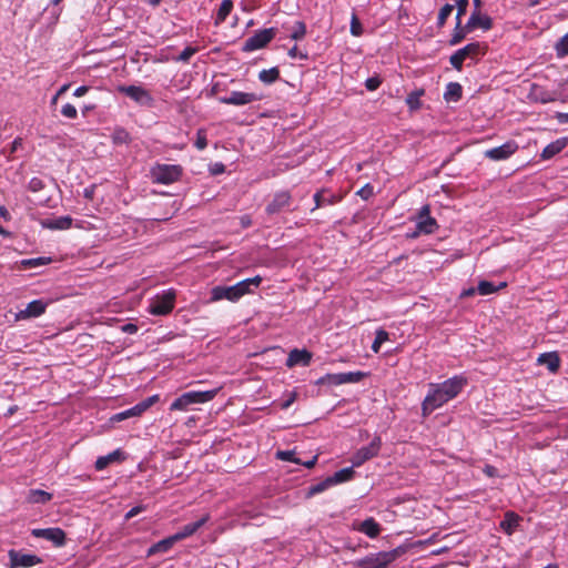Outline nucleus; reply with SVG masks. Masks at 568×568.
Here are the masks:
<instances>
[{
    "instance_id": "nucleus-7",
    "label": "nucleus",
    "mask_w": 568,
    "mask_h": 568,
    "mask_svg": "<svg viewBox=\"0 0 568 568\" xmlns=\"http://www.w3.org/2000/svg\"><path fill=\"white\" fill-rule=\"evenodd\" d=\"M175 293L173 291L163 292L156 295L149 305V312L153 315H168L174 307Z\"/></svg>"
},
{
    "instance_id": "nucleus-20",
    "label": "nucleus",
    "mask_w": 568,
    "mask_h": 568,
    "mask_svg": "<svg viewBox=\"0 0 568 568\" xmlns=\"http://www.w3.org/2000/svg\"><path fill=\"white\" fill-rule=\"evenodd\" d=\"M312 359V353L306 349L294 348L290 352L286 359L287 367H294L296 365L308 366Z\"/></svg>"
},
{
    "instance_id": "nucleus-37",
    "label": "nucleus",
    "mask_w": 568,
    "mask_h": 568,
    "mask_svg": "<svg viewBox=\"0 0 568 568\" xmlns=\"http://www.w3.org/2000/svg\"><path fill=\"white\" fill-rule=\"evenodd\" d=\"M233 9V2L232 0H223L220 4V8L216 13L215 23L220 24L225 21L227 16L231 13Z\"/></svg>"
},
{
    "instance_id": "nucleus-52",
    "label": "nucleus",
    "mask_w": 568,
    "mask_h": 568,
    "mask_svg": "<svg viewBox=\"0 0 568 568\" xmlns=\"http://www.w3.org/2000/svg\"><path fill=\"white\" fill-rule=\"evenodd\" d=\"M457 14L456 20L462 21V17L466 14L468 0H456Z\"/></svg>"
},
{
    "instance_id": "nucleus-45",
    "label": "nucleus",
    "mask_w": 568,
    "mask_h": 568,
    "mask_svg": "<svg viewBox=\"0 0 568 568\" xmlns=\"http://www.w3.org/2000/svg\"><path fill=\"white\" fill-rule=\"evenodd\" d=\"M339 373L326 374L316 381V385H339Z\"/></svg>"
},
{
    "instance_id": "nucleus-17",
    "label": "nucleus",
    "mask_w": 568,
    "mask_h": 568,
    "mask_svg": "<svg viewBox=\"0 0 568 568\" xmlns=\"http://www.w3.org/2000/svg\"><path fill=\"white\" fill-rule=\"evenodd\" d=\"M47 303L42 300H34L30 302L24 310H21L17 314L18 320H28L32 317H38L45 312Z\"/></svg>"
},
{
    "instance_id": "nucleus-38",
    "label": "nucleus",
    "mask_w": 568,
    "mask_h": 568,
    "mask_svg": "<svg viewBox=\"0 0 568 568\" xmlns=\"http://www.w3.org/2000/svg\"><path fill=\"white\" fill-rule=\"evenodd\" d=\"M507 284L505 282L500 283L498 286L494 285V283L488 281H480L477 286V291L480 295H489L498 290L505 287Z\"/></svg>"
},
{
    "instance_id": "nucleus-24",
    "label": "nucleus",
    "mask_w": 568,
    "mask_h": 568,
    "mask_svg": "<svg viewBox=\"0 0 568 568\" xmlns=\"http://www.w3.org/2000/svg\"><path fill=\"white\" fill-rule=\"evenodd\" d=\"M124 459V453L120 449H116L105 456H100L95 462V469L102 470L106 468L110 464L114 462H121Z\"/></svg>"
},
{
    "instance_id": "nucleus-64",
    "label": "nucleus",
    "mask_w": 568,
    "mask_h": 568,
    "mask_svg": "<svg viewBox=\"0 0 568 568\" xmlns=\"http://www.w3.org/2000/svg\"><path fill=\"white\" fill-rule=\"evenodd\" d=\"M484 473L489 477H494L497 474V469L491 465H486L484 468Z\"/></svg>"
},
{
    "instance_id": "nucleus-31",
    "label": "nucleus",
    "mask_w": 568,
    "mask_h": 568,
    "mask_svg": "<svg viewBox=\"0 0 568 568\" xmlns=\"http://www.w3.org/2000/svg\"><path fill=\"white\" fill-rule=\"evenodd\" d=\"M354 475H355V470H354V467L352 466V467L343 468V469L334 473V475H332L329 477L332 479L333 485H337V484H342V483L353 479Z\"/></svg>"
},
{
    "instance_id": "nucleus-27",
    "label": "nucleus",
    "mask_w": 568,
    "mask_h": 568,
    "mask_svg": "<svg viewBox=\"0 0 568 568\" xmlns=\"http://www.w3.org/2000/svg\"><path fill=\"white\" fill-rule=\"evenodd\" d=\"M325 193H326L325 191H318L314 194L315 206L312 211L320 209L322 206H325V205L335 204L339 201L338 196H336L334 194L326 195Z\"/></svg>"
},
{
    "instance_id": "nucleus-44",
    "label": "nucleus",
    "mask_w": 568,
    "mask_h": 568,
    "mask_svg": "<svg viewBox=\"0 0 568 568\" xmlns=\"http://www.w3.org/2000/svg\"><path fill=\"white\" fill-rule=\"evenodd\" d=\"M454 10V6L446 3L439 10L438 18H437V24L438 27H443L447 20V18L452 14Z\"/></svg>"
},
{
    "instance_id": "nucleus-60",
    "label": "nucleus",
    "mask_w": 568,
    "mask_h": 568,
    "mask_svg": "<svg viewBox=\"0 0 568 568\" xmlns=\"http://www.w3.org/2000/svg\"><path fill=\"white\" fill-rule=\"evenodd\" d=\"M145 509L144 506H135L133 508H131L126 514H125V519L129 520L131 518H133L134 516H136L138 514L142 513L143 510Z\"/></svg>"
},
{
    "instance_id": "nucleus-49",
    "label": "nucleus",
    "mask_w": 568,
    "mask_h": 568,
    "mask_svg": "<svg viewBox=\"0 0 568 568\" xmlns=\"http://www.w3.org/2000/svg\"><path fill=\"white\" fill-rule=\"evenodd\" d=\"M197 49L193 47H186L175 59L179 62H189V60L196 53Z\"/></svg>"
},
{
    "instance_id": "nucleus-29",
    "label": "nucleus",
    "mask_w": 568,
    "mask_h": 568,
    "mask_svg": "<svg viewBox=\"0 0 568 568\" xmlns=\"http://www.w3.org/2000/svg\"><path fill=\"white\" fill-rule=\"evenodd\" d=\"M539 364H544L550 372H557L560 366V359L556 353H544L538 358Z\"/></svg>"
},
{
    "instance_id": "nucleus-16",
    "label": "nucleus",
    "mask_w": 568,
    "mask_h": 568,
    "mask_svg": "<svg viewBox=\"0 0 568 568\" xmlns=\"http://www.w3.org/2000/svg\"><path fill=\"white\" fill-rule=\"evenodd\" d=\"M518 150L515 141H508L503 145L485 151V156L493 161H503L511 156Z\"/></svg>"
},
{
    "instance_id": "nucleus-32",
    "label": "nucleus",
    "mask_w": 568,
    "mask_h": 568,
    "mask_svg": "<svg viewBox=\"0 0 568 568\" xmlns=\"http://www.w3.org/2000/svg\"><path fill=\"white\" fill-rule=\"evenodd\" d=\"M142 414H143V410H142L140 404L138 403L135 406L113 415L111 417V420L112 422H122V420L131 418V417L141 416Z\"/></svg>"
},
{
    "instance_id": "nucleus-8",
    "label": "nucleus",
    "mask_w": 568,
    "mask_h": 568,
    "mask_svg": "<svg viewBox=\"0 0 568 568\" xmlns=\"http://www.w3.org/2000/svg\"><path fill=\"white\" fill-rule=\"evenodd\" d=\"M119 92L125 94L141 106H152L154 99L151 93L140 85H121L118 88Z\"/></svg>"
},
{
    "instance_id": "nucleus-18",
    "label": "nucleus",
    "mask_w": 568,
    "mask_h": 568,
    "mask_svg": "<svg viewBox=\"0 0 568 568\" xmlns=\"http://www.w3.org/2000/svg\"><path fill=\"white\" fill-rule=\"evenodd\" d=\"M210 519L209 515L202 516L199 520L194 523L186 524L183 526L178 532L173 536L176 541H181L192 535H194L201 527H203Z\"/></svg>"
},
{
    "instance_id": "nucleus-36",
    "label": "nucleus",
    "mask_w": 568,
    "mask_h": 568,
    "mask_svg": "<svg viewBox=\"0 0 568 568\" xmlns=\"http://www.w3.org/2000/svg\"><path fill=\"white\" fill-rule=\"evenodd\" d=\"M468 32H470V30L466 29V24L462 27V21H457L454 33L449 40V44L457 45L466 38Z\"/></svg>"
},
{
    "instance_id": "nucleus-21",
    "label": "nucleus",
    "mask_w": 568,
    "mask_h": 568,
    "mask_svg": "<svg viewBox=\"0 0 568 568\" xmlns=\"http://www.w3.org/2000/svg\"><path fill=\"white\" fill-rule=\"evenodd\" d=\"M40 224L49 230H68L72 225V219L70 216L44 219L40 221Z\"/></svg>"
},
{
    "instance_id": "nucleus-26",
    "label": "nucleus",
    "mask_w": 568,
    "mask_h": 568,
    "mask_svg": "<svg viewBox=\"0 0 568 568\" xmlns=\"http://www.w3.org/2000/svg\"><path fill=\"white\" fill-rule=\"evenodd\" d=\"M358 530L369 538H376L381 532V525L371 517L359 524Z\"/></svg>"
},
{
    "instance_id": "nucleus-46",
    "label": "nucleus",
    "mask_w": 568,
    "mask_h": 568,
    "mask_svg": "<svg viewBox=\"0 0 568 568\" xmlns=\"http://www.w3.org/2000/svg\"><path fill=\"white\" fill-rule=\"evenodd\" d=\"M558 57L564 58L568 55V36H564L555 45Z\"/></svg>"
},
{
    "instance_id": "nucleus-33",
    "label": "nucleus",
    "mask_w": 568,
    "mask_h": 568,
    "mask_svg": "<svg viewBox=\"0 0 568 568\" xmlns=\"http://www.w3.org/2000/svg\"><path fill=\"white\" fill-rule=\"evenodd\" d=\"M280 79V70L277 67L264 69L258 73V80L265 84H272Z\"/></svg>"
},
{
    "instance_id": "nucleus-63",
    "label": "nucleus",
    "mask_w": 568,
    "mask_h": 568,
    "mask_svg": "<svg viewBox=\"0 0 568 568\" xmlns=\"http://www.w3.org/2000/svg\"><path fill=\"white\" fill-rule=\"evenodd\" d=\"M555 118L561 124L568 123V112L567 113L558 112Z\"/></svg>"
},
{
    "instance_id": "nucleus-47",
    "label": "nucleus",
    "mask_w": 568,
    "mask_h": 568,
    "mask_svg": "<svg viewBox=\"0 0 568 568\" xmlns=\"http://www.w3.org/2000/svg\"><path fill=\"white\" fill-rule=\"evenodd\" d=\"M112 139L116 144H124L130 141V135L124 129H116L113 132Z\"/></svg>"
},
{
    "instance_id": "nucleus-58",
    "label": "nucleus",
    "mask_w": 568,
    "mask_h": 568,
    "mask_svg": "<svg viewBox=\"0 0 568 568\" xmlns=\"http://www.w3.org/2000/svg\"><path fill=\"white\" fill-rule=\"evenodd\" d=\"M381 85V80L378 78H368L365 82V87L369 91L376 90Z\"/></svg>"
},
{
    "instance_id": "nucleus-4",
    "label": "nucleus",
    "mask_w": 568,
    "mask_h": 568,
    "mask_svg": "<svg viewBox=\"0 0 568 568\" xmlns=\"http://www.w3.org/2000/svg\"><path fill=\"white\" fill-rule=\"evenodd\" d=\"M219 392V388L211 390H191L182 394L172 404L171 410H185L192 404L206 403L212 400Z\"/></svg>"
},
{
    "instance_id": "nucleus-35",
    "label": "nucleus",
    "mask_w": 568,
    "mask_h": 568,
    "mask_svg": "<svg viewBox=\"0 0 568 568\" xmlns=\"http://www.w3.org/2000/svg\"><path fill=\"white\" fill-rule=\"evenodd\" d=\"M332 486H334V485L332 483L331 477L328 476L324 480L310 486L308 489H307L306 496L307 497L315 496L317 494H321V493L325 491L326 489H328Z\"/></svg>"
},
{
    "instance_id": "nucleus-19",
    "label": "nucleus",
    "mask_w": 568,
    "mask_h": 568,
    "mask_svg": "<svg viewBox=\"0 0 568 568\" xmlns=\"http://www.w3.org/2000/svg\"><path fill=\"white\" fill-rule=\"evenodd\" d=\"M493 27V20L490 17L486 14H481L479 10H475L469 17L466 29L473 31L476 28H481L484 30H490Z\"/></svg>"
},
{
    "instance_id": "nucleus-12",
    "label": "nucleus",
    "mask_w": 568,
    "mask_h": 568,
    "mask_svg": "<svg viewBox=\"0 0 568 568\" xmlns=\"http://www.w3.org/2000/svg\"><path fill=\"white\" fill-rule=\"evenodd\" d=\"M291 203V193L288 191H278L273 195V199L266 205L265 211L270 215L277 214L288 209Z\"/></svg>"
},
{
    "instance_id": "nucleus-51",
    "label": "nucleus",
    "mask_w": 568,
    "mask_h": 568,
    "mask_svg": "<svg viewBox=\"0 0 568 568\" xmlns=\"http://www.w3.org/2000/svg\"><path fill=\"white\" fill-rule=\"evenodd\" d=\"M61 113L63 116L68 119H75L78 115V111L74 105L67 103L62 106Z\"/></svg>"
},
{
    "instance_id": "nucleus-22",
    "label": "nucleus",
    "mask_w": 568,
    "mask_h": 568,
    "mask_svg": "<svg viewBox=\"0 0 568 568\" xmlns=\"http://www.w3.org/2000/svg\"><path fill=\"white\" fill-rule=\"evenodd\" d=\"M568 145V138L558 139L549 143L541 152L544 160H549L556 154L560 153Z\"/></svg>"
},
{
    "instance_id": "nucleus-39",
    "label": "nucleus",
    "mask_w": 568,
    "mask_h": 568,
    "mask_svg": "<svg viewBox=\"0 0 568 568\" xmlns=\"http://www.w3.org/2000/svg\"><path fill=\"white\" fill-rule=\"evenodd\" d=\"M51 257H33V258H27V260H22L21 261V266L23 268H34V267H40V266H43V265H47L49 263H51Z\"/></svg>"
},
{
    "instance_id": "nucleus-30",
    "label": "nucleus",
    "mask_w": 568,
    "mask_h": 568,
    "mask_svg": "<svg viewBox=\"0 0 568 568\" xmlns=\"http://www.w3.org/2000/svg\"><path fill=\"white\" fill-rule=\"evenodd\" d=\"M462 94H463V88L459 83L457 82H449L447 85H446V90H445V93H444V99L446 101H458L460 100L462 98Z\"/></svg>"
},
{
    "instance_id": "nucleus-41",
    "label": "nucleus",
    "mask_w": 568,
    "mask_h": 568,
    "mask_svg": "<svg viewBox=\"0 0 568 568\" xmlns=\"http://www.w3.org/2000/svg\"><path fill=\"white\" fill-rule=\"evenodd\" d=\"M306 34V24L303 21H296L292 28L291 39L302 40Z\"/></svg>"
},
{
    "instance_id": "nucleus-13",
    "label": "nucleus",
    "mask_w": 568,
    "mask_h": 568,
    "mask_svg": "<svg viewBox=\"0 0 568 568\" xmlns=\"http://www.w3.org/2000/svg\"><path fill=\"white\" fill-rule=\"evenodd\" d=\"M31 535L36 538H43L52 541L54 546H63L65 542V532L59 527L52 528H36L32 529Z\"/></svg>"
},
{
    "instance_id": "nucleus-62",
    "label": "nucleus",
    "mask_w": 568,
    "mask_h": 568,
    "mask_svg": "<svg viewBox=\"0 0 568 568\" xmlns=\"http://www.w3.org/2000/svg\"><path fill=\"white\" fill-rule=\"evenodd\" d=\"M122 331L128 334H134L138 332V326L135 324L128 323L122 326Z\"/></svg>"
},
{
    "instance_id": "nucleus-42",
    "label": "nucleus",
    "mask_w": 568,
    "mask_h": 568,
    "mask_svg": "<svg viewBox=\"0 0 568 568\" xmlns=\"http://www.w3.org/2000/svg\"><path fill=\"white\" fill-rule=\"evenodd\" d=\"M388 333L384 329H377L376 331V336H375V339L372 344V351L374 353H378L379 349H381V346L384 342L388 341Z\"/></svg>"
},
{
    "instance_id": "nucleus-34",
    "label": "nucleus",
    "mask_w": 568,
    "mask_h": 568,
    "mask_svg": "<svg viewBox=\"0 0 568 568\" xmlns=\"http://www.w3.org/2000/svg\"><path fill=\"white\" fill-rule=\"evenodd\" d=\"M366 376H367V373H364L361 371L339 373V378H338L339 385L359 383Z\"/></svg>"
},
{
    "instance_id": "nucleus-5",
    "label": "nucleus",
    "mask_w": 568,
    "mask_h": 568,
    "mask_svg": "<svg viewBox=\"0 0 568 568\" xmlns=\"http://www.w3.org/2000/svg\"><path fill=\"white\" fill-rule=\"evenodd\" d=\"M182 175V168L178 164H156L151 169V179L154 183L171 184Z\"/></svg>"
},
{
    "instance_id": "nucleus-6",
    "label": "nucleus",
    "mask_w": 568,
    "mask_h": 568,
    "mask_svg": "<svg viewBox=\"0 0 568 568\" xmlns=\"http://www.w3.org/2000/svg\"><path fill=\"white\" fill-rule=\"evenodd\" d=\"M276 28H267L254 32L253 36L248 37L243 45V52H253L265 48L276 36Z\"/></svg>"
},
{
    "instance_id": "nucleus-57",
    "label": "nucleus",
    "mask_w": 568,
    "mask_h": 568,
    "mask_svg": "<svg viewBox=\"0 0 568 568\" xmlns=\"http://www.w3.org/2000/svg\"><path fill=\"white\" fill-rule=\"evenodd\" d=\"M210 172L212 175H219L225 172V165L221 162H216L210 165Z\"/></svg>"
},
{
    "instance_id": "nucleus-14",
    "label": "nucleus",
    "mask_w": 568,
    "mask_h": 568,
    "mask_svg": "<svg viewBox=\"0 0 568 568\" xmlns=\"http://www.w3.org/2000/svg\"><path fill=\"white\" fill-rule=\"evenodd\" d=\"M480 51V44L478 42H473L464 48L457 50L454 54H452L449 62L456 70H462L463 62L465 59L474 57L478 54Z\"/></svg>"
},
{
    "instance_id": "nucleus-10",
    "label": "nucleus",
    "mask_w": 568,
    "mask_h": 568,
    "mask_svg": "<svg viewBox=\"0 0 568 568\" xmlns=\"http://www.w3.org/2000/svg\"><path fill=\"white\" fill-rule=\"evenodd\" d=\"M382 446V439L379 436H375L369 445L359 448L352 458L353 467H359L365 462L377 456Z\"/></svg>"
},
{
    "instance_id": "nucleus-43",
    "label": "nucleus",
    "mask_w": 568,
    "mask_h": 568,
    "mask_svg": "<svg viewBox=\"0 0 568 568\" xmlns=\"http://www.w3.org/2000/svg\"><path fill=\"white\" fill-rule=\"evenodd\" d=\"M531 94L534 95L535 100L541 103H548L555 100L547 91H544L538 87H534Z\"/></svg>"
},
{
    "instance_id": "nucleus-55",
    "label": "nucleus",
    "mask_w": 568,
    "mask_h": 568,
    "mask_svg": "<svg viewBox=\"0 0 568 568\" xmlns=\"http://www.w3.org/2000/svg\"><path fill=\"white\" fill-rule=\"evenodd\" d=\"M195 146L199 150H204L207 146L206 135L203 130H199L195 140Z\"/></svg>"
},
{
    "instance_id": "nucleus-9",
    "label": "nucleus",
    "mask_w": 568,
    "mask_h": 568,
    "mask_svg": "<svg viewBox=\"0 0 568 568\" xmlns=\"http://www.w3.org/2000/svg\"><path fill=\"white\" fill-rule=\"evenodd\" d=\"M417 231L412 235L413 237L418 234H433L437 229L438 224L434 217L430 216L429 205H424L418 212L416 220Z\"/></svg>"
},
{
    "instance_id": "nucleus-48",
    "label": "nucleus",
    "mask_w": 568,
    "mask_h": 568,
    "mask_svg": "<svg viewBox=\"0 0 568 568\" xmlns=\"http://www.w3.org/2000/svg\"><path fill=\"white\" fill-rule=\"evenodd\" d=\"M276 456L281 460L292 462L295 464L301 463V459L295 457V452L293 450H278Z\"/></svg>"
},
{
    "instance_id": "nucleus-50",
    "label": "nucleus",
    "mask_w": 568,
    "mask_h": 568,
    "mask_svg": "<svg viewBox=\"0 0 568 568\" xmlns=\"http://www.w3.org/2000/svg\"><path fill=\"white\" fill-rule=\"evenodd\" d=\"M351 33L355 37H359L363 33V27L356 14L352 16L351 20Z\"/></svg>"
},
{
    "instance_id": "nucleus-28",
    "label": "nucleus",
    "mask_w": 568,
    "mask_h": 568,
    "mask_svg": "<svg viewBox=\"0 0 568 568\" xmlns=\"http://www.w3.org/2000/svg\"><path fill=\"white\" fill-rule=\"evenodd\" d=\"M52 499V494L42 489H30L27 500L31 504H47Z\"/></svg>"
},
{
    "instance_id": "nucleus-3",
    "label": "nucleus",
    "mask_w": 568,
    "mask_h": 568,
    "mask_svg": "<svg viewBox=\"0 0 568 568\" xmlns=\"http://www.w3.org/2000/svg\"><path fill=\"white\" fill-rule=\"evenodd\" d=\"M404 552L405 549L403 547H397L388 551L369 554L355 561L354 565L358 568H388V566Z\"/></svg>"
},
{
    "instance_id": "nucleus-54",
    "label": "nucleus",
    "mask_w": 568,
    "mask_h": 568,
    "mask_svg": "<svg viewBox=\"0 0 568 568\" xmlns=\"http://www.w3.org/2000/svg\"><path fill=\"white\" fill-rule=\"evenodd\" d=\"M44 187V183L41 179L39 178H32L30 181H29V184H28V189L31 191V192H39L41 191L42 189Z\"/></svg>"
},
{
    "instance_id": "nucleus-40",
    "label": "nucleus",
    "mask_w": 568,
    "mask_h": 568,
    "mask_svg": "<svg viewBox=\"0 0 568 568\" xmlns=\"http://www.w3.org/2000/svg\"><path fill=\"white\" fill-rule=\"evenodd\" d=\"M424 94V90H415L410 92L406 98V104L410 110H418L420 108V97Z\"/></svg>"
},
{
    "instance_id": "nucleus-25",
    "label": "nucleus",
    "mask_w": 568,
    "mask_h": 568,
    "mask_svg": "<svg viewBox=\"0 0 568 568\" xmlns=\"http://www.w3.org/2000/svg\"><path fill=\"white\" fill-rule=\"evenodd\" d=\"M520 517L514 511H507L500 521L501 530L507 535H513L519 525Z\"/></svg>"
},
{
    "instance_id": "nucleus-1",
    "label": "nucleus",
    "mask_w": 568,
    "mask_h": 568,
    "mask_svg": "<svg viewBox=\"0 0 568 568\" xmlns=\"http://www.w3.org/2000/svg\"><path fill=\"white\" fill-rule=\"evenodd\" d=\"M466 384L467 378L460 375H456L439 384H430L429 390L422 404L423 415H429L435 409L455 398Z\"/></svg>"
},
{
    "instance_id": "nucleus-61",
    "label": "nucleus",
    "mask_w": 568,
    "mask_h": 568,
    "mask_svg": "<svg viewBox=\"0 0 568 568\" xmlns=\"http://www.w3.org/2000/svg\"><path fill=\"white\" fill-rule=\"evenodd\" d=\"M296 399V393H291L288 397L282 403V408L287 409Z\"/></svg>"
},
{
    "instance_id": "nucleus-56",
    "label": "nucleus",
    "mask_w": 568,
    "mask_h": 568,
    "mask_svg": "<svg viewBox=\"0 0 568 568\" xmlns=\"http://www.w3.org/2000/svg\"><path fill=\"white\" fill-rule=\"evenodd\" d=\"M288 57H291L292 59H303V60H306L308 58L307 53H303L301 51H298L297 47L294 45L293 48H291L288 50Z\"/></svg>"
},
{
    "instance_id": "nucleus-15",
    "label": "nucleus",
    "mask_w": 568,
    "mask_h": 568,
    "mask_svg": "<svg viewBox=\"0 0 568 568\" xmlns=\"http://www.w3.org/2000/svg\"><path fill=\"white\" fill-rule=\"evenodd\" d=\"M261 100V95L248 92L232 91L229 97H222L219 101L223 104L246 105Z\"/></svg>"
},
{
    "instance_id": "nucleus-2",
    "label": "nucleus",
    "mask_w": 568,
    "mask_h": 568,
    "mask_svg": "<svg viewBox=\"0 0 568 568\" xmlns=\"http://www.w3.org/2000/svg\"><path fill=\"white\" fill-rule=\"evenodd\" d=\"M261 283L262 277L260 275H256L254 277L243 280L231 286H214L211 290L210 302L227 300L230 302L235 303L244 295L253 293L254 288H257L261 285Z\"/></svg>"
},
{
    "instance_id": "nucleus-23",
    "label": "nucleus",
    "mask_w": 568,
    "mask_h": 568,
    "mask_svg": "<svg viewBox=\"0 0 568 568\" xmlns=\"http://www.w3.org/2000/svg\"><path fill=\"white\" fill-rule=\"evenodd\" d=\"M178 541L175 540L174 536H169L155 544H153L149 549H148V557L150 556H153V555H156V554H161V552H166L169 551L173 546L174 544H176Z\"/></svg>"
},
{
    "instance_id": "nucleus-59",
    "label": "nucleus",
    "mask_w": 568,
    "mask_h": 568,
    "mask_svg": "<svg viewBox=\"0 0 568 568\" xmlns=\"http://www.w3.org/2000/svg\"><path fill=\"white\" fill-rule=\"evenodd\" d=\"M357 194L364 199L367 200L373 194V187L369 184H366L364 187H362Z\"/></svg>"
},
{
    "instance_id": "nucleus-11",
    "label": "nucleus",
    "mask_w": 568,
    "mask_h": 568,
    "mask_svg": "<svg viewBox=\"0 0 568 568\" xmlns=\"http://www.w3.org/2000/svg\"><path fill=\"white\" fill-rule=\"evenodd\" d=\"M10 568H30L42 562V559L33 554H24L20 550L11 549L8 552Z\"/></svg>"
},
{
    "instance_id": "nucleus-53",
    "label": "nucleus",
    "mask_w": 568,
    "mask_h": 568,
    "mask_svg": "<svg viewBox=\"0 0 568 568\" xmlns=\"http://www.w3.org/2000/svg\"><path fill=\"white\" fill-rule=\"evenodd\" d=\"M159 399H160V396L155 394V395H152V396H150V397H148V398L143 399V400H142V402H140L139 404H140V406H141L142 410H143V413H144V412H145V410H148L151 406H153L155 403H158V402H159Z\"/></svg>"
}]
</instances>
